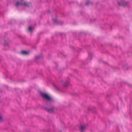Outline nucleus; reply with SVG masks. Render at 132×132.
Segmentation results:
<instances>
[{
  "label": "nucleus",
  "instance_id": "3",
  "mask_svg": "<svg viewBox=\"0 0 132 132\" xmlns=\"http://www.w3.org/2000/svg\"><path fill=\"white\" fill-rule=\"evenodd\" d=\"M86 127L85 125H81L79 127V129L81 132H83L85 129Z\"/></svg>",
  "mask_w": 132,
  "mask_h": 132
},
{
  "label": "nucleus",
  "instance_id": "2",
  "mask_svg": "<svg viewBox=\"0 0 132 132\" xmlns=\"http://www.w3.org/2000/svg\"><path fill=\"white\" fill-rule=\"evenodd\" d=\"M23 5L27 6H29L27 3H26L23 0H20V2H18L15 3V5L16 6H17L19 5Z\"/></svg>",
  "mask_w": 132,
  "mask_h": 132
},
{
  "label": "nucleus",
  "instance_id": "10",
  "mask_svg": "<svg viewBox=\"0 0 132 132\" xmlns=\"http://www.w3.org/2000/svg\"><path fill=\"white\" fill-rule=\"evenodd\" d=\"M53 21L54 22H57L58 21L56 19H54L53 20Z\"/></svg>",
  "mask_w": 132,
  "mask_h": 132
},
{
  "label": "nucleus",
  "instance_id": "6",
  "mask_svg": "<svg viewBox=\"0 0 132 132\" xmlns=\"http://www.w3.org/2000/svg\"><path fill=\"white\" fill-rule=\"evenodd\" d=\"M21 53L23 55H27L28 54V53L26 51H22L21 52Z\"/></svg>",
  "mask_w": 132,
  "mask_h": 132
},
{
  "label": "nucleus",
  "instance_id": "5",
  "mask_svg": "<svg viewBox=\"0 0 132 132\" xmlns=\"http://www.w3.org/2000/svg\"><path fill=\"white\" fill-rule=\"evenodd\" d=\"M46 110L48 112L50 113H52L54 112V109L53 108H46Z\"/></svg>",
  "mask_w": 132,
  "mask_h": 132
},
{
  "label": "nucleus",
  "instance_id": "1",
  "mask_svg": "<svg viewBox=\"0 0 132 132\" xmlns=\"http://www.w3.org/2000/svg\"><path fill=\"white\" fill-rule=\"evenodd\" d=\"M41 95L45 99L48 101H51L52 100V99L47 94L44 93H41Z\"/></svg>",
  "mask_w": 132,
  "mask_h": 132
},
{
  "label": "nucleus",
  "instance_id": "9",
  "mask_svg": "<svg viewBox=\"0 0 132 132\" xmlns=\"http://www.w3.org/2000/svg\"><path fill=\"white\" fill-rule=\"evenodd\" d=\"M92 58V56L91 54H89L88 59L89 60H91Z\"/></svg>",
  "mask_w": 132,
  "mask_h": 132
},
{
  "label": "nucleus",
  "instance_id": "11",
  "mask_svg": "<svg viewBox=\"0 0 132 132\" xmlns=\"http://www.w3.org/2000/svg\"><path fill=\"white\" fill-rule=\"evenodd\" d=\"M55 88L57 89V90H59V87H57V86H55Z\"/></svg>",
  "mask_w": 132,
  "mask_h": 132
},
{
  "label": "nucleus",
  "instance_id": "8",
  "mask_svg": "<svg viewBox=\"0 0 132 132\" xmlns=\"http://www.w3.org/2000/svg\"><path fill=\"white\" fill-rule=\"evenodd\" d=\"M3 120V119L2 116L0 114V121H2Z\"/></svg>",
  "mask_w": 132,
  "mask_h": 132
},
{
  "label": "nucleus",
  "instance_id": "4",
  "mask_svg": "<svg viewBox=\"0 0 132 132\" xmlns=\"http://www.w3.org/2000/svg\"><path fill=\"white\" fill-rule=\"evenodd\" d=\"M62 84H63V86L64 87H66L68 86L69 83L68 81H65L63 82L62 81H61Z\"/></svg>",
  "mask_w": 132,
  "mask_h": 132
},
{
  "label": "nucleus",
  "instance_id": "12",
  "mask_svg": "<svg viewBox=\"0 0 132 132\" xmlns=\"http://www.w3.org/2000/svg\"><path fill=\"white\" fill-rule=\"evenodd\" d=\"M40 57V56H36L35 58L36 59H38Z\"/></svg>",
  "mask_w": 132,
  "mask_h": 132
},
{
  "label": "nucleus",
  "instance_id": "7",
  "mask_svg": "<svg viewBox=\"0 0 132 132\" xmlns=\"http://www.w3.org/2000/svg\"><path fill=\"white\" fill-rule=\"evenodd\" d=\"M33 28H32L30 26L28 28V30L30 32H31L32 30L33 29Z\"/></svg>",
  "mask_w": 132,
  "mask_h": 132
}]
</instances>
